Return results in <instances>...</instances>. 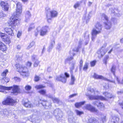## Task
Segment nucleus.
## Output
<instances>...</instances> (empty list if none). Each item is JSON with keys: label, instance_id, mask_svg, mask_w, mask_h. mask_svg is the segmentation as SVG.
<instances>
[{"label": "nucleus", "instance_id": "nucleus-42", "mask_svg": "<svg viewBox=\"0 0 123 123\" xmlns=\"http://www.w3.org/2000/svg\"><path fill=\"white\" fill-rule=\"evenodd\" d=\"M73 58L72 57H68L65 59V62L66 63L68 62L69 61H70L71 60H73Z\"/></svg>", "mask_w": 123, "mask_h": 123}, {"label": "nucleus", "instance_id": "nucleus-19", "mask_svg": "<svg viewBox=\"0 0 123 123\" xmlns=\"http://www.w3.org/2000/svg\"><path fill=\"white\" fill-rule=\"evenodd\" d=\"M5 31L8 34L11 35L12 36L14 35V33L13 32V30L10 28H6L5 29Z\"/></svg>", "mask_w": 123, "mask_h": 123}, {"label": "nucleus", "instance_id": "nucleus-17", "mask_svg": "<svg viewBox=\"0 0 123 123\" xmlns=\"http://www.w3.org/2000/svg\"><path fill=\"white\" fill-rule=\"evenodd\" d=\"M47 96L49 98H52V100L55 103L59 104L61 102L58 98L53 97V96L49 94L47 95Z\"/></svg>", "mask_w": 123, "mask_h": 123}, {"label": "nucleus", "instance_id": "nucleus-1", "mask_svg": "<svg viewBox=\"0 0 123 123\" xmlns=\"http://www.w3.org/2000/svg\"><path fill=\"white\" fill-rule=\"evenodd\" d=\"M16 11L13 13V16H12L10 20L8 22V25L11 26L13 29H15V25H18L19 23V19L18 18L22 12V6L21 3L18 2L16 4Z\"/></svg>", "mask_w": 123, "mask_h": 123}, {"label": "nucleus", "instance_id": "nucleus-26", "mask_svg": "<svg viewBox=\"0 0 123 123\" xmlns=\"http://www.w3.org/2000/svg\"><path fill=\"white\" fill-rule=\"evenodd\" d=\"M22 55L23 54L21 53H18L17 54L16 56L18 61L21 60Z\"/></svg>", "mask_w": 123, "mask_h": 123}, {"label": "nucleus", "instance_id": "nucleus-41", "mask_svg": "<svg viewBox=\"0 0 123 123\" xmlns=\"http://www.w3.org/2000/svg\"><path fill=\"white\" fill-rule=\"evenodd\" d=\"M75 112L77 115L80 116L82 114H83V112L79 111L77 110H75Z\"/></svg>", "mask_w": 123, "mask_h": 123}, {"label": "nucleus", "instance_id": "nucleus-64", "mask_svg": "<svg viewBox=\"0 0 123 123\" xmlns=\"http://www.w3.org/2000/svg\"><path fill=\"white\" fill-rule=\"evenodd\" d=\"M104 89L105 90L108 89L109 88V86L108 84H106L105 85H103Z\"/></svg>", "mask_w": 123, "mask_h": 123}, {"label": "nucleus", "instance_id": "nucleus-61", "mask_svg": "<svg viewBox=\"0 0 123 123\" xmlns=\"http://www.w3.org/2000/svg\"><path fill=\"white\" fill-rule=\"evenodd\" d=\"M39 80V77L37 76L36 75L35 77V81H37Z\"/></svg>", "mask_w": 123, "mask_h": 123}, {"label": "nucleus", "instance_id": "nucleus-6", "mask_svg": "<svg viewBox=\"0 0 123 123\" xmlns=\"http://www.w3.org/2000/svg\"><path fill=\"white\" fill-rule=\"evenodd\" d=\"M69 75L68 73H65L64 75L61 74L60 76H57L56 80L58 81H61L63 83H65L67 81V78L69 77Z\"/></svg>", "mask_w": 123, "mask_h": 123}, {"label": "nucleus", "instance_id": "nucleus-38", "mask_svg": "<svg viewBox=\"0 0 123 123\" xmlns=\"http://www.w3.org/2000/svg\"><path fill=\"white\" fill-rule=\"evenodd\" d=\"M111 22H112L114 24H115L117 23V19L115 18H112L111 19Z\"/></svg>", "mask_w": 123, "mask_h": 123}, {"label": "nucleus", "instance_id": "nucleus-55", "mask_svg": "<svg viewBox=\"0 0 123 123\" xmlns=\"http://www.w3.org/2000/svg\"><path fill=\"white\" fill-rule=\"evenodd\" d=\"M96 61H93L90 62L91 66L92 67L94 66L96 64Z\"/></svg>", "mask_w": 123, "mask_h": 123}, {"label": "nucleus", "instance_id": "nucleus-48", "mask_svg": "<svg viewBox=\"0 0 123 123\" xmlns=\"http://www.w3.org/2000/svg\"><path fill=\"white\" fill-rule=\"evenodd\" d=\"M115 67L114 65L112 66L111 69V71L113 73V74L114 75H115Z\"/></svg>", "mask_w": 123, "mask_h": 123}, {"label": "nucleus", "instance_id": "nucleus-56", "mask_svg": "<svg viewBox=\"0 0 123 123\" xmlns=\"http://www.w3.org/2000/svg\"><path fill=\"white\" fill-rule=\"evenodd\" d=\"M25 89L27 91L30 90L31 88V87L29 85H27L25 87Z\"/></svg>", "mask_w": 123, "mask_h": 123}, {"label": "nucleus", "instance_id": "nucleus-43", "mask_svg": "<svg viewBox=\"0 0 123 123\" xmlns=\"http://www.w3.org/2000/svg\"><path fill=\"white\" fill-rule=\"evenodd\" d=\"M40 29V27L39 26L37 28L36 30L35 31V36H37L38 35V31H39Z\"/></svg>", "mask_w": 123, "mask_h": 123}, {"label": "nucleus", "instance_id": "nucleus-54", "mask_svg": "<svg viewBox=\"0 0 123 123\" xmlns=\"http://www.w3.org/2000/svg\"><path fill=\"white\" fill-rule=\"evenodd\" d=\"M101 123H103L105 121V116H103L102 117L101 119Z\"/></svg>", "mask_w": 123, "mask_h": 123}, {"label": "nucleus", "instance_id": "nucleus-51", "mask_svg": "<svg viewBox=\"0 0 123 123\" xmlns=\"http://www.w3.org/2000/svg\"><path fill=\"white\" fill-rule=\"evenodd\" d=\"M38 92L40 93L42 95H44L46 93V91L45 90H41L39 91Z\"/></svg>", "mask_w": 123, "mask_h": 123}, {"label": "nucleus", "instance_id": "nucleus-36", "mask_svg": "<svg viewBox=\"0 0 123 123\" xmlns=\"http://www.w3.org/2000/svg\"><path fill=\"white\" fill-rule=\"evenodd\" d=\"M83 0L80 1L79 2H77L74 6V7L75 8H76L78 7H79L80 5L82 3H83L82 1Z\"/></svg>", "mask_w": 123, "mask_h": 123}, {"label": "nucleus", "instance_id": "nucleus-35", "mask_svg": "<svg viewBox=\"0 0 123 123\" xmlns=\"http://www.w3.org/2000/svg\"><path fill=\"white\" fill-rule=\"evenodd\" d=\"M75 80V79L73 75V74H71V81L70 83V84L72 85L74 84Z\"/></svg>", "mask_w": 123, "mask_h": 123}, {"label": "nucleus", "instance_id": "nucleus-12", "mask_svg": "<svg viewBox=\"0 0 123 123\" xmlns=\"http://www.w3.org/2000/svg\"><path fill=\"white\" fill-rule=\"evenodd\" d=\"M73 113L71 111H70L69 113L68 120L70 123H75V120L73 116Z\"/></svg>", "mask_w": 123, "mask_h": 123}, {"label": "nucleus", "instance_id": "nucleus-10", "mask_svg": "<svg viewBox=\"0 0 123 123\" xmlns=\"http://www.w3.org/2000/svg\"><path fill=\"white\" fill-rule=\"evenodd\" d=\"M49 29L48 26H46L43 27L41 29L40 34L42 36H44L46 35Z\"/></svg>", "mask_w": 123, "mask_h": 123}, {"label": "nucleus", "instance_id": "nucleus-16", "mask_svg": "<svg viewBox=\"0 0 123 123\" xmlns=\"http://www.w3.org/2000/svg\"><path fill=\"white\" fill-rule=\"evenodd\" d=\"M0 4L2 8H4L5 11H7L9 9V5L7 3H5L4 1L1 2Z\"/></svg>", "mask_w": 123, "mask_h": 123}, {"label": "nucleus", "instance_id": "nucleus-13", "mask_svg": "<svg viewBox=\"0 0 123 123\" xmlns=\"http://www.w3.org/2000/svg\"><path fill=\"white\" fill-rule=\"evenodd\" d=\"M107 49H104L101 48L97 51V53L98 55V57L99 58H101L107 52Z\"/></svg>", "mask_w": 123, "mask_h": 123}, {"label": "nucleus", "instance_id": "nucleus-34", "mask_svg": "<svg viewBox=\"0 0 123 123\" xmlns=\"http://www.w3.org/2000/svg\"><path fill=\"white\" fill-rule=\"evenodd\" d=\"M88 63L86 62L85 63L83 68V70L84 71H86L87 70L88 68Z\"/></svg>", "mask_w": 123, "mask_h": 123}, {"label": "nucleus", "instance_id": "nucleus-31", "mask_svg": "<svg viewBox=\"0 0 123 123\" xmlns=\"http://www.w3.org/2000/svg\"><path fill=\"white\" fill-rule=\"evenodd\" d=\"M89 34L87 32L85 33L84 35V37L86 39L87 42H86V45L88 43L89 40Z\"/></svg>", "mask_w": 123, "mask_h": 123}, {"label": "nucleus", "instance_id": "nucleus-20", "mask_svg": "<svg viewBox=\"0 0 123 123\" xmlns=\"http://www.w3.org/2000/svg\"><path fill=\"white\" fill-rule=\"evenodd\" d=\"M79 51V47H77L75 48L70 51V55H72L73 56L75 54L76 52H77Z\"/></svg>", "mask_w": 123, "mask_h": 123}, {"label": "nucleus", "instance_id": "nucleus-7", "mask_svg": "<svg viewBox=\"0 0 123 123\" xmlns=\"http://www.w3.org/2000/svg\"><path fill=\"white\" fill-rule=\"evenodd\" d=\"M16 102V100H14L12 98L8 97L6 100L2 102V104L4 105L12 106Z\"/></svg>", "mask_w": 123, "mask_h": 123}, {"label": "nucleus", "instance_id": "nucleus-32", "mask_svg": "<svg viewBox=\"0 0 123 123\" xmlns=\"http://www.w3.org/2000/svg\"><path fill=\"white\" fill-rule=\"evenodd\" d=\"M55 42L53 40L51 42V44L50 45L48 49V50L49 52L52 49L53 47L55 44Z\"/></svg>", "mask_w": 123, "mask_h": 123}, {"label": "nucleus", "instance_id": "nucleus-40", "mask_svg": "<svg viewBox=\"0 0 123 123\" xmlns=\"http://www.w3.org/2000/svg\"><path fill=\"white\" fill-rule=\"evenodd\" d=\"M33 66L34 67H37L40 63V62L38 60H37L34 62Z\"/></svg>", "mask_w": 123, "mask_h": 123}, {"label": "nucleus", "instance_id": "nucleus-47", "mask_svg": "<svg viewBox=\"0 0 123 123\" xmlns=\"http://www.w3.org/2000/svg\"><path fill=\"white\" fill-rule=\"evenodd\" d=\"M109 58V56L108 55H106L104 57L103 60V61L104 63L106 64L107 63V61L108 59Z\"/></svg>", "mask_w": 123, "mask_h": 123}, {"label": "nucleus", "instance_id": "nucleus-62", "mask_svg": "<svg viewBox=\"0 0 123 123\" xmlns=\"http://www.w3.org/2000/svg\"><path fill=\"white\" fill-rule=\"evenodd\" d=\"M107 44L106 43H105L101 47V48L104 49H105V48Z\"/></svg>", "mask_w": 123, "mask_h": 123}, {"label": "nucleus", "instance_id": "nucleus-8", "mask_svg": "<svg viewBox=\"0 0 123 123\" xmlns=\"http://www.w3.org/2000/svg\"><path fill=\"white\" fill-rule=\"evenodd\" d=\"M54 114L56 117L57 119L60 120L63 116L61 110L59 109H57L55 110Z\"/></svg>", "mask_w": 123, "mask_h": 123}, {"label": "nucleus", "instance_id": "nucleus-57", "mask_svg": "<svg viewBox=\"0 0 123 123\" xmlns=\"http://www.w3.org/2000/svg\"><path fill=\"white\" fill-rule=\"evenodd\" d=\"M13 79L15 82H19L20 80V79L17 77H15Z\"/></svg>", "mask_w": 123, "mask_h": 123}, {"label": "nucleus", "instance_id": "nucleus-18", "mask_svg": "<svg viewBox=\"0 0 123 123\" xmlns=\"http://www.w3.org/2000/svg\"><path fill=\"white\" fill-rule=\"evenodd\" d=\"M7 48L4 43L0 41V50L3 51L6 50Z\"/></svg>", "mask_w": 123, "mask_h": 123}, {"label": "nucleus", "instance_id": "nucleus-24", "mask_svg": "<svg viewBox=\"0 0 123 123\" xmlns=\"http://www.w3.org/2000/svg\"><path fill=\"white\" fill-rule=\"evenodd\" d=\"M94 104L97 105L98 107L101 110L104 109V105L103 103L100 102L98 103L97 102V103H95Z\"/></svg>", "mask_w": 123, "mask_h": 123}, {"label": "nucleus", "instance_id": "nucleus-15", "mask_svg": "<svg viewBox=\"0 0 123 123\" xmlns=\"http://www.w3.org/2000/svg\"><path fill=\"white\" fill-rule=\"evenodd\" d=\"M119 118L118 116H115L112 117L111 121L109 123H118L119 121Z\"/></svg>", "mask_w": 123, "mask_h": 123}, {"label": "nucleus", "instance_id": "nucleus-9", "mask_svg": "<svg viewBox=\"0 0 123 123\" xmlns=\"http://www.w3.org/2000/svg\"><path fill=\"white\" fill-rule=\"evenodd\" d=\"M83 108L84 109L87 110L92 112H97L98 111L97 109L90 104L86 105L84 106Z\"/></svg>", "mask_w": 123, "mask_h": 123}, {"label": "nucleus", "instance_id": "nucleus-3", "mask_svg": "<svg viewBox=\"0 0 123 123\" xmlns=\"http://www.w3.org/2000/svg\"><path fill=\"white\" fill-rule=\"evenodd\" d=\"M15 66L17 68V71L19 72L21 75L24 77H27L29 75V72L26 67H23L19 63L15 65Z\"/></svg>", "mask_w": 123, "mask_h": 123}, {"label": "nucleus", "instance_id": "nucleus-45", "mask_svg": "<svg viewBox=\"0 0 123 123\" xmlns=\"http://www.w3.org/2000/svg\"><path fill=\"white\" fill-rule=\"evenodd\" d=\"M45 86L42 85H37L35 86V88L37 89H42L45 87Z\"/></svg>", "mask_w": 123, "mask_h": 123}, {"label": "nucleus", "instance_id": "nucleus-46", "mask_svg": "<svg viewBox=\"0 0 123 123\" xmlns=\"http://www.w3.org/2000/svg\"><path fill=\"white\" fill-rule=\"evenodd\" d=\"M35 43L34 42H32L27 47V49H29L31 48L35 44Z\"/></svg>", "mask_w": 123, "mask_h": 123}, {"label": "nucleus", "instance_id": "nucleus-39", "mask_svg": "<svg viewBox=\"0 0 123 123\" xmlns=\"http://www.w3.org/2000/svg\"><path fill=\"white\" fill-rule=\"evenodd\" d=\"M8 72V70H7L6 69L5 71H4L1 74V76H3V78H5V77L6 75V73Z\"/></svg>", "mask_w": 123, "mask_h": 123}, {"label": "nucleus", "instance_id": "nucleus-11", "mask_svg": "<svg viewBox=\"0 0 123 123\" xmlns=\"http://www.w3.org/2000/svg\"><path fill=\"white\" fill-rule=\"evenodd\" d=\"M93 77L94 78L96 79H102L113 83H115V82L114 81L111 80H110L107 79L106 78H104L102 75H98L95 73L94 74Z\"/></svg>", "mask_w": 123, "mask_h": 123}, {"label": "nucleus", "instance_id": "nucleus-5", "mask_svg": "<svg viewBox=\"0 0 123 123\" xmlns=\"http://www.w3.org/2000/svg\"><path fill=\"white\" fill-rule=\"evenodd\" d=\"M102 18H104L105 21L104 23L105 28L107 30L110 29L112 26V24L111 21L108 20V16L105 14H103L102 15Z\"/></svg>", "mask_w": 123, "mask_h": 123}, {"label": "nucleus", "instance_id": "nucleus-28", "mask_svg": "<svg viewBox=\"0 0 123 123\" xmlns=\"http://www.w3.org/2000/svg\"><path fill=\"white\" fill-rule=\"evenodd\" d=\"M86 103L85 101H83L79 103H76L75 104V106L76 108H79Z\"/></svg>", "mask_w": 123, "mask_h": 123}, {"label": "nucleus", "instance_id": "nucleus-22", "mask_svg": "<svg viewBox=\"0 0 123 123\" xmlns=\"http://www.w3.org/2000/svg\"><path fill=\"white\" fill-rule=\"evenodd\" d=\"M25 21L26 22H27V20L29 19L31 17V14L30 12L27 11L25 13Z\"/></svg>", "mask_w": 123, "mask_h": 123}, {"label": "nucleus", "instance_id": "nucleus-44", "mask_svg": "<svg viewBox=\"0 0 123 123\" xmlns=\"http://www.w3.org/2000/svg\"><path fill=\"white\" fill-rule=\"evenodd\" d=\"M34 26L33 24H32L31 25L28 29V31H31L32 29H34Z\"/></svg>", "mask_w": 123, "mask_h": 123}, {"label": "nucleus", "instance_id": "nucleus-33", "mask_svg": "<svg viewBox=\"0 0 123 123\" xmlns=\"http://www.w3.org/2000/svg\"><path fill=\"white\" fill-rule=\"evenodd\" d=\"M31 60L33 62L38 60L37 56L34 55H32L31 56Z\"/></svg>", "mask_w": 123, "mask_h": 123}, {"label": "nucleus", "instance_id": "nucleus-63", "mask_svg": "<svg viewBox=\"0 0 123 123\" xmlns=\"http://www.w3.org/2000/svg\"><path fill=\"white\" fill-rule=\"evenodd\" d=\"M8 36L7 35L5 34H4V35L2 37L1 39H2V40L4 41V40L5 39L7 38Z\"/></svg>", "mask_w": 123, "mask_h": 123}, {"label": "nucleus", "instance_id": "nucleus-52", "mask_svg": "<svg viewBox=\"0 0 123 123\" xmlns=\"http://www.w3.org/2000/svg\"><path fill=\"white\" fill-rule=\"evenodd\" d=\"M89 15V14L85 15V16H84L83 18V19L86 20V22H87V20L89 19V18L88 17Z\"/></svg>", "mask_w": 123, "mask_h": 123}, {"label": "nucleus", "instance_id": "nucleus-53", "mask_svg": "<svg viewBox=\"0 0 123 123\" xmlns=\"http://www.w3.org/2000/svg\"><path fill=\"white\" fill-rule=\"evenodd\" d=\"M83 63V61L82 60H80V62L79 68L80 70H81L82 68V64Z\"/></svg>", "mask_w": 123, "mask_h": 123}, {"label": "nucleus", "instance_id": "nucleus-23", "mask_svg": "<svg viewBox=\"0 0 123 123\" xmlns=\"http://www.w3.org/2000/svg\"><path fill=\"white\" fill-rule=\"evenodd\" d=\"M38 103H41L42 105L44 106L46 108H47L46 107L48 106L47 105V104L48 103L45 100H43L41 102V99L40 100V101H38Z\"/></svg>", "mask_w": 123, "mask_h": 123}, {"label": "nucleus", "instance_id": "nucleus-27", "mask_svg": "<svg viewBox=\"0 0 123 123\" xmlns=\"http://www.w3.org/2000/svg\"><path fill=\"white\" fill-rule=\"evenodd\" d=\"M88 121V123H98V121L94 118H91Z\"/></svg>", "mask_w": 123, "mask_h": 123}, {"label": "nucleus", "instance_id": "nucleus-49", "mask_svg": "<svg viewBox=\"0 0 123 123\" xmlns=\"http://www.w3.org/2000/svg\"><path fill=\"white\" fill-rule=\"evenodd\" d=\"M48 14H47V21L49 23H50L51 21V17H49L48 16Z\"/></svg>", "mask_w": 123, "mask_h": 123}, {"label": "nucleus", "instance_id": "nucleus-2", "mask_svg": "<svg viewBox=\"0 0 123 123\" xmlns=\"http://www.w3.org/2000/svg\"><path fill=\"white\" fill-rule=\"evenodd\" d=\"M102 28V25L99 23L97 22L94 28H93L92 30V41H94L97 34L101 33Z\"/></svg>", "mask_w": 123, "mask_h": 123}, {"label": "nucleus", "instance_id": "nucleus-14", "mask_svg": "<svg viewBox=\"0 0 123 123\" xmlns=\"http://www.w3.org/2000/svg\"><path fill=\"white\" fill-rule=\"evenodd\" d=\"M89 98L90 99H100L105 100V98L101 96L91 95L89 96Z\"/></svg>", "mask_w": 123, "mask_h": 123}, {"label": "nucleus", "instance_id": "nucleus-4", "mask_svg": "<svg viewBox=\"0 0 123 123\" xmlns=\"http://www.w3.org/2000/svg\"><path fill=\"white\" fill-rule=\"evenodd\" d=\"M11 89H12L13 93L14 94L18 93L19 92L18 86H17L9 87L0 86V92H4L5 90H8Z\"/></svg>", "mask_w": 123, "mask_h": 123}, {"label": "nucleus", "instance_id": "nucleus-50", "mask_svg": "<svg viewBox=\"0 0 123 123\" xmlns=\"http://www.w3.org/2000/svg\"><path fill=\"white\" fill-rule=\"evenodd\" d=\"M4 41L6 42L7 43H9L10 42V39L8 36H7V38L5 39L4 40Z\"/></svg>", "mask_w": 123, "mask_h": 123}, {"label": "nucleus", "instance_id": "nucleus-59", "mask_svg": "<svg viewBox=\"0 0 123 123\" xmlns=\"http://www.w3.org/2000/svg\"><path fill=\"white\" fill-rule=\"evenodd\" d=\"M2 80H4L5 81L6 83L8 82L9 81V79L7 77H5V78H2Z\"/></svg>", "mask_w": 123, "mask_h": 123}, {"label": "nucleus", "instance_id": "nucleus-30", "mask_svg": "<svg viewBox=\"0 0 123 123\" xmlns=\"http://www.w3.org/2000/svg\"><path fill=\"white\" fill-rule=\"evenodd\" d=\"M103 94L106 97L108 98H111L114 97V96H113L111 94L108 93L107 92H104L103 93Z\"/></svg>", "mask_w": 123, "mask_h": 123}, {"label": "nucleus", "instance_id": "nucleus-37", "mask_svg": "<svg viewBox=\"0 0 123 123\" xmlns=\"http://www.w3.org/2000/svg\"><path fill=\"white\" fill-rule=\"evenodd\" d=\"M75 64V62L73 63L72 64V67L70 68V71L71 74H73V70L74 69V66Z\"/></svg>", "mask_w": 123, "mask_h": 123}, {"label": "nucleus", "instance_id": "nucleus-58", "mask_svg": "<svg viewBox=\"0 0 123 123\" xmlns=\"http://www.w3.org/2000/svg\"><path fill=\"white\" fill-rule=\"evenodd\" d=\"M88 91H90L92 93L94 92V93H95V91L91 87H89L88 89Z\"/></svg>", "mask_w": 123, "mask_h": 123}, {"label": "nucleus", "instance_id": "nucleus-21", "mask_svg": "<svg viewBox=\"0 0 123 123\" xmlns=\"http://www.w3.org/2000/svg\"><path fill=\"white\" fill-rule=\"evenodd\" d=\"M58 14L57 12L55 10H53L50 11V16H49L51 18H54L56 17Z\"/></svg>", "mask_w": 123, "mask_h": 123}, {"label": "nucleus", "instance_id": "nucleus-25", "mask_svg": "<svg viewBox=\"0 0 123 123\" xmlns=\"http://www.w3.org/2000/svg\"><path fill=\"white\" fill-rule=\"evenodd\" d=\"M31 119H29V120L30 121L31 120H32L31 121V122L33 123L34 122L35 123L36 120V119L37 120V117L36 115H33L32 116H31L30 117Z\"/></svg>", "mask_w": 123, "mask_h": 123}, {"label": "nucleus", "instance_id": "nucleus-29", "mask_svg": "<svg viewBox=\"0 0 123 123\" xmlns=\"http://www.w3.org/2000/svg\"><path fill=\"white\" fill-rule=\"evenodd\" d=\"M23 105L26 107L31 108L33 107L30 101L25 102L23 104Z\"/></svg>", "mask_w": 123, "mask_h": 123}, {"label": "nucleus", "instance_id": "nucleus-60", "mask_svg": "<svg viewBox=\"0 0 123 123\" xmlns=\"http://www.w3.org/2000/svg\"><path fill=\"white\" fill-rule=\"evenodd\" d=\"M31 64L32 63L29 62H28L26 64L28 68L30 67L31 66Z\"/></svg>", "mask_w": 123, "mask_h": 123}]
</instances>
